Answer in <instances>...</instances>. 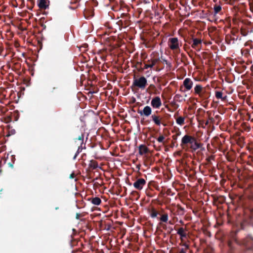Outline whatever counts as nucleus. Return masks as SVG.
Wrapping results in <instances>:
<instances>
[{
    "label": "nucleus",
    "mask_w": 253,
    "mask_h": 253,
    "mask_svg": "<svg viewBox=\"0 0 253 253\" xmlns=\"http://www.w3.org/2000/svg\"><path fill=\"white\" fill-rule=\"evenodd\" d=\"M232 241L235 242L237 244L244 246L247 250L253 252V237L248 235L241 241H239L236 237V233H233L232 236V240L228 242V246L231 249H233Z\"/></svg>",
    "instance_id": "nucleus-1"
},
{
    "label": "nucleus",
    "mask_w": 253,
    "mask_h": 253,
    "mask_svg": "<svg viewBox=\"0 0 253 253\" xmlns=\"http://www.w3.org/2000/svg\"><path fill=\"white\" fill-rule=\"evenodd\" d=\"M147 85V81L144 76H141L139 78H136L134 76L133 77L131 88H135L136 89H144Z\"/></svg>",
    "instance_id": "nucleus-2"
},
{
    "label": "nucleus",
    "mask_w": 253,
    "mask_h": 253,
    "mask_svg": "<svg viewBox=\"0 0 253 253\" xmlns=\"http://www.w3.org/2000/svg\"><path fill=\"white\" fill-rule=\"evenodd\" d=\"M238 32V30H233L231 31V35H227L225 36V41L227 44H234L235 41H237L238 39L239 40H241V38L239 39L238 36L237 35Z\"/></svg>",
    "instance_id": "nucleus-3"
},
{
    "label": "nucleus",
    "mask_w": 253,
    "mask_h": 253,
    "mask_svg": "<svg viewBox=\"0 0 253 253\" xmlns=\"http://www.w3.org/2000/svg\"><path fill=\"white\" fill-rule=\"evenodd\" d=\"M156 113L153 114L151 116V120L157 126H160L161 125H162L164 126H166V124L163 118L157 114V111Z\"/></svg>",
    "instance_id": "nucleus-4"
},
{
    "label": "nucleus",
    "mask_w": 253,
    "mask_h": 253,
    "mask_svg": "<svg viewBox=\"0 0 253 253\" xmlns=\"http://www.w3.org/2000/svg\"><path fill=\"white\" fill-rule=\"evenodd\" d=\"M195 137L188 135H185L181 139V146L184 147L187 146L188 144H190V146L194 142Z\"/></svg>",
    "instance_id": "nucleus-5"
},
{
    "label": "nucleus",
    "mask_w": 253,
    "mask_h": 253,
    "mask_svg": "<svg viewBox=\"0 0 253 253\" xmlns=\"http://www.w3.org/2000/svg\"><path fill=\"white\" fill-rule=\"evenodd\" d=\"M169 45L172 50L179 48V42L177 38H171L169 40Z\"/></svg>",
    "instance_id": "nucleus-6"
},
{
    "label": "nucleus",
    "mask_w": 253,
    "mask_h": 253,
    "mask_svg": "<svg viewBox=\"0 0 253 253\" xmlns=\"http://www.w3.org/2000/svg\"><path fill=\"white\" fill-rule=\"evenodd\" d=\"M177 234L180 236L181 243H186L185 241L187 239V230L183 227H180L178 229Z\"/></svg>",
    "instance_id": "nucleus-7"
},
{
    "label": "nucleus",
    "mask_w": 253,
    "mask_h": 253,
    "mask_svg": "<svg viewBox=\"0 0 253 253\" xmlns=\"http://www.w3.org/2000/svg\"><path fill=\"white\" fill-rule=\"evenodd\" d=\"M146 181L143 178H138L133 183L134 188L138 190H141L143 186L146 184Z\"/></svg>",
    "instance_id": "nucleus-8"
},
{
    "label": "nucleus",
    "mask_w": 253,
    "mask_h": 253,
    "mask_svg": "<svg viewBox=\"0 0 253 253\" xmlns=\"http://www.w3.org/2000/svg\"><path fill=\"white\" fill-rule=\"evenodd\" d=\"M137 113L141 116H149L152 113V109L149 106H145L142 110H138Z\"/></svg>",
    "instance_id": "nucleus-9"
},
{
    "label": "nucleus",
    "mask_w": 253,
    "mask_h": 253,
    "mask_svg": "<svg viewBox=\"0 0 253 253\" xmlns=\"http://www.w3.org/2000/svg\"><path fill=\"white\" fill-rule=\"evenodd\" d=\"M160 61L159 58H153L151 59V60H148V63H144V67L143 68L145 69H148L149 68H152L154 66L157 64L158 62Z\"/></svg>",
    "instance_id": "nucleus-10"
},
{
    "label": "nucleus",
    "mask_w": 253,
    "mask_h": 253,
    "mask_svg": "<svg viewBox=\"0 0 253 253\" xmlns=\"http://www.w3.org/2000/svg\"><path fill=\"white\" fill-rule=\"evenodd\" d=\"M151 105L154 108H159L162 105V101L160 97L156 96L154 97L151 100Z\"/></svg>",
    "instance_id": "nucleus-11"
},
{
    "label": "nucleus",
    "mask_w": 253,
    "mask_h": 253,
    "mask_svg": "<svg viewBox=\"0 0 253 253\" xmlns=\"http://www.w3.org/2000/svg\"><path fill=\"white\" fill-rule=\"evenodd\" d=\"M183 84L185 88L183 91H185L189 90L192 88L193 83L190 78H186L183 81Z\"/></svg>",
    "instance_id": "nucleus-12"
},
{
    "label": "nucleus",
    "mask_w": 253,
    "mask_h": 253,
    "mask_svg": "<svg viewBox=\"0 0 253 253\" xmlns=\"http://www.w3.org/2000/svg\"><path fill=\"white\" fill-rule=\"evenodd\" d=\"M179 245L182 246L183 248L177 249V253H187V250L189 249V246L186 243H180Z\"/></svg>",
    "instance_id": "nucleus-13"
},
{
    "label": "nucleus",
    "mask_w": 253,
    "mask_h": 253,
    "mask_svg": "<svg viewBox=\"0 0 253 253\" xmlns=\"http://www.w3.org/2000/svg\"><path fill=\"white\" fill-rule=\"evenodd\" d=\"M199 97L203 100L207 104L208 103V98L210 97L209 92H207L205 90H204L200 95H199Z\"/></svg>",
    "instance_id": "nucleus-14"
},
{
    "label": "nucleus",
    "mask_w": 253,
    "mask_h": 253,
    "mask_svg": "<svg viewBox=\"0 0 253 253\" xmlns=\"http://www.w3.org/2000/svg\"><path fill=\"white\" fill-rule=\"evenodd\" d=\"M139 149V154L142 156L144 154H145L148 152L149 149L148 148L143 144H141L138 147Z\"/></svg>",
    "instance_id": "nucleus-15"
},
{
    "label": "nucleus",
    "mask_w": 253,
    "mask_h": 253,
    "mask_svg": "<svg viewBox=\"0 0 253 253\" xmlns=\"http://www.w3.org/2000/svg\"><path fill=\"white\" fill-rule=\"evenodd\" d=\"M203 144L202 143H198L195 138L194 142H193V143L190 146V148L193 151H196L198 149L201 148Z\"/></svg>",
    "instance_id": "nucleus-16"
},
{
    "label": "nucleus",
    "mask_w": 253,
    "mask_h": 253,
    "mask_svg": "<svg viewBox=\"0 0 253 253\" xmlns=\"http://www.w3.org/2000/svg\"><path fill=\"white\" fill-rule=\"evenodd\" d=\"M191 41L189 42V43H191L192 42V47L194 48H196L199 44H201L202 43V40L197 38L193 39Z\"/></svg>",
    "instance_id": "nucleus-17"
},
{
    "label": "nucleus",
    "mask_w": 253,
    "mask_h": 253,
    "mask_svg": "<svg viewBox=\"0 0 253 253\" xmlns=\"http://www.w3.org/2000/svg\"><path fill=\"white\" fill-rule=\"evenodd\" d=\"M93 182H94V187L96 188L101 186L103 184V179L100 177H96L94 179Z\"/></svg>",
    "instance_id": "nucleus-18"
},
{
    "label": "nucleus",
    "mask_w": 253,
    "mask_h": 253,
    "mask_svg": "<svg viewBox=\"0 0 253 253\" xmlns=\"http://www.w3.org/2000/svg\"><path fill=\"white\" fill-rule=\"evenodd\" d=\"M204 90H205V89L200 84H196L194 87V93L198 95H200Z\"/></svg>",
    "instance_id": "nucleus-19"
},
{
    "label": "nucleus",
    "mask_w": 253,
    "mask_h": 253,
    "mask_svg": "<svg viewBox=\"0 0 253 253\" xmlns=\"http://www.w3.org/2000/svg\"><path fill=\"white\" fill-rule=\"evenodd\" d=\"M91 203L94 205H99L101 203V200L99 197H94L89 199Z\"/></svg>",
    "instance_id": "nucleus-20"
},
{
    "label": "nucleus",
    "mask_w": 253,
    "mask_h": 253,
    "mask_svg": "<svg viewBox=\"0 0 253 253\" xmlns=\"http://www.w3.org/2000/svg\"><path fill=\"white\" fill-rule=\"evenodd\" d=\"M38 6L41 9H45L48 7L46 0H40Z\"/></svg>",
    "instance_id": "nucleus-21"
},
{
    "label": "nucleus",
    "mask_w": 253,
    "mask_h": 253,
    "mask_svg": "<svg viewBox=\"0 0 253 253\" xmlns=\"http://www.w3.org/2000/svg\"><path fill=\"white\" fill-rule=\"evenodd\" d=\"M223 93L221 91H216L215 92V96L217 99H220L222 101H224L226 100L227 96H223Z\"/></svg>",
    "instance_id": "nucleus-22"
},
{
    "label": "nucleus",
    "mask_w": 253,
    "mask_h": 253,
    "mask_svg": "<svg viewBox=\"0 0 253 253\" xmlns=\"http://www.w3.org/2000/svg\"><path fill=\"white\" fill-rule=\"evenodd\" d=\"M98 167V163L93 160L90 161L89 168L92 169H97Z\"/></svg>",
    "instance_id": "nucleus-23"
},
{
    "label": "nucleus",
    "mask_w": 253,
    "mask_h": 253,
    "mask_svg": "<svg viewBox=\"0 0 253 253\" xmlns=\"http://www.w3.org/2000/svg\"><path fill=\"white\" fill-rule=\"evenodd\" d=\"M213 10H214V15L217 14L218 13H220L221 10H222V7L219 4H215L213 6Z\"/></svg>",
    "instance_id": "nucleus-24"
},
{
    "label": "nucleus",
    "mask_w": 253,
    "mask_h": 253,
    "mask_svg": "<svg viewBox=\"0 0 253 253\" xmlns=\"http://www.w3.org/2000/svg\"><path fill=\"white\" fill-rule=\"evenodd\" d=\"M150 214L152 218H155L158 214H159V213L155 210V209L152 208L150 211Z\"/></svg>",
    "instance_id": "nucleus-25"
},
{
    "label": "nucleus",
    "mask_w": 253,
    "mask_h": 253,
    "mask_svg": "<svg viewBox=\"0 0 253 253\" xmlns=\"http://www.w3.org/2000/svg\"><path fill=\"white\" fill-rule=\"evenodd\" d=\"M185 118L183 117H179L176 119V122L177 124L180 126H183L184 124Z\"/></svg>",
    "instance_id": "nucleus-26"
},
{
    "label": "nucleus",
    "mask_w": 253,
    "mask_h": 253,
    "mask_svg": "<svg viewBox=\"0 0 253 253\" xmlns=\"http://www.w3.org/2000/svg\"><path fill=\"white\" fill-rule=\"evenodd\" d=\"M121 17L122 18H124L125 26H127L128 25V24H128V21L127 20V19L129 17H128V15H127V14L123 13L122 14Z\"/></svg>",
    "instance_id": "nucleus-27"
},
{
    "label": "nucleus",
    "mask_w": 253,
    "mask_h": 253,
    "mask_svg": "<svg viewBox=\"0 0 253 253\" xmlns=\"http://www.w3.org/2000/svg\"><path fill=\"white\" fill-rule=\"evenodd\" d=\"M169 216L167 213H165L163 214L160 217V220L164 222H167L168 221Z\"/></svg>",
    "instance_id": "nucleus-28"
},
{
    "label": "nucleus",
    "mask_w": 253,
    "mask_h": 253,
    "mask_svg": "<svg viewBox=\"0 0 253 253\" xmlns=\"http://www.w3.org/2000/svg\"><path fill=\"white\" fill-rule=\"evenodd\" d=\"M240 33L243 36H247L249 33V30L245 28L241 27L240 29Z\"/></svg>",
    "instance_id": "nucleus-29"
},
{
    "label": "nucleus",
    "mask_w": 253,
    "mask_h": 253,
    "mask_svg": "<svg viewBox=\"0 0 253 253\" xmlns=\"http://www.w3.org/2000/svg\"><path fill=\"white\" fill-rule=\"evenodd\" d=\"M148 89H149L151 92H155L157 88L154 84H151L148 88Z\"/></svg>",
    "instance_id": "nucleus-30"
},
{
    "label": "nucleus",
    "mask_w": 253,
    "mask_h": 253,
    "mask_svg": "<svg viewBox=\"0 0 253 253\" xmlns=\"http://www.w3.org/2000/svg\"><path fill=\"white\" fill-rule=\"evenodd\" d=\"M84 138V134H82L80 136H79L78 137V138L76 139H78V140H79L80 141L81 145H82L83 144V143Z\"/></svg>",
    "instance_id": "nucleus-31"
},
{
    "label": "nucleus",
    "mask_w": 253,
    "mask_h": 253,
    "mask_svg": "<svg viewBox=\"0 0 253 253\" xmlns=\"http://www.w3.org/2000/svg\"><path fill=\"white\" fill-rule=\"evenodd\" d=\"M82 145H81L80 147H79L78 150L76 152V153L73 158L74 159H75L76 158V157H77L78 154L82 151Z\"/></svg>",
    "instance_id": "nucleus-32"
},
{
    "label": "nucleus",
    "mask_w": 253,
    "mask_h": 253,
    "mask_svg": "<svg viewBox=\"0 0 253 253\" xmlns=\"http://www.w3.org/2000/svg\"><path fill=\"white\" fill-rule=\"evenodd\" d=\"M180 133H181V132L179 131V132H177L175 134L173 135L172 136L173 140L176 141L177 139L178 136L179 135H180Z\"/></svg>",
    "instance_id": "nucleus-33"
},
{
    "label": "nucleus",
    "mask_w": 253,
    "mask_h": 253,
    "mask_svg": "<svg viewBox=\"0 0 253 253\" xmlns=\"http://www.w3.org/2000/svg\"><path fill=\"white\" fill-rule=\"evenodd\" d=\"M165 137L163 135H160L158 138L157 141L160 143H163Z\"/></svg>",
    "instance_id": "nucleus-34"
},
{
    "label": "nucleus",
    "mask_w": 253,
    "mask_h": 253,
    "mask_svg": "<svg viewBox=\"0 0 253 253\" xmlns=\"http://www.w3.org/2000/svg\"><path fill=\"white\" fill-rule=\"evenodd\" d=\"M166 193L168 195H169V196H173L174 194V193H173L172 192V191L171 190V189H169L167 190Z\"/></svg>",
    "instance_id": "nucleus-35"
},
{
    "label": "nucleus",
    "mask_w": 253,
    "mask_h": 253,
    "mask_svg": "<svg viewBox=\"0 0 253 253\" xmlns=\"http://www.w3.org/2000/svg\"><path fill=\"white\" fill-rule=\"evenodd\" d=\"M75 177V174L74 172L72 173L70 175V178L71 179H73L74 178V177Z\"/></svg>",
    "instance_id": "nucleus-36"
},
{
    "label": "nucleus",
    "mask_w": 253,
    "mask_h": 253,
    "mask_svg": "<svg viewBox=\"0 0 253 253\" xmlns=\"http://www.w3.org/2000/svg\"><path fill=\"white\" fill-rule=\"evenodd\" d=\"M80 216H81V214L80 213H76V219H79Z\"/></svg>",
    "instance_id": "nucleus-37"
},
{
    "label": "nucleus",
    "mask_w": 253,
    "mask_h": 253,
    "mask_svg": "<svg viewBox=\"0 0 253 253\" xmlns=\"http://www.w3.org/2000/svg\"><path fill=\"white\" fill-rule=\"evenodd\" d=\"M178 207L179 209L181 211H184L183 208H182L181 207H180V206H178Z\"/></svg>",
    "instance_id": "nucleus-38"
},
{
    "label": "nucleus",
    "mask_w": 253,
    "mask_h": 253,
    "mask_svg": "<svg viewBox=\"0 0 253 253\" xmlns=\"http://www.w3.org/2000/svg\"><path fill=\"white\" fill-rule=\"evenodd\" d=\"M210 120H211V122H213V123H214V118H211L210 119Z\"/></svg>",
    "instance_id": "nucleus-39"
},
{
    "label": "nucleus",
    "mask_w": 253,
    "mask_h": 253,
    "mask_svg": "<svg viewBox=\"0 0 253 253\" xmlns=\"http://www.w3.org/2000/svg\"><path fill=\"white\" fill-rule=\"evenodd\" d=\"M213 159V156H211L210 158H209V159L208 160V161H210V159Z\"/></svg>",
    "instance_id": "nucleus-40"
},
{
    "label": "nucleus",
    "mask_w": 253,
    "mask_h": 253,
    "mask_svg": "<svg viewBox=\"0 0 253 253\" xmlns=\"http://www.w3.org/2000/svg\"><path fill=\"white\" fill-rule=\"evenodd\" d=\"M227 3H229V0H224Z\"/></svg>",
    "instance_id": "nucleus-41"
},
{
    "label": "nucleus",
    "mask_w": 253,
    "mask_h": 253,
    "mask_svg": "<svg viewBox=\"0 0 253 253\" xmlns=\"http://www.w3.org/2000/svg\"><path fill=\"white\" fill-rule=\"evenodd\" d=\"M208 124H209V121H207V122L206 123V125H208Z\"/></svg>",
    "instance_id": "nucleus-42"
},
{
    "label": "nucleus",
    "mask_w": 253,
    "mask_h": 253,
    "mask_svg": "<svg viewBox=\"0 0 253 253\" xmlns=\"http://www.w3.org/2000/svg\"><path fill=\"white\" fill-rule=\"evenodd\" d=\"M3 191V189H1L0 190V193H1V192Z\"/></svg>",
    "instance_id": "nucleus-43"
},
{
    "label": "nucleus",
    "mask_w": 253,
    "mask_h": 253,
    "mask_svg": "<svg viewBox=\"0 0 253 253\" xmlns=\"http://www.w3.org/2000/svg\"><path fill=\"white\" fill-rule=\"evenodd\" d=\"M178 96H179V95H178V94H176V95H175V97H178Z\"/></svg>",
    "instance_id": "nucleus-44"
},
{
    "label": "nucleus",
    "mask_w": 253,
    "mask_h": 253,
    "mask_svg": "<svg viewBox=\"0 0 253 253\" xmlns=\"http://www.w3.org/2000/svg\"><path fill=\"white\" fill-rule=\"evenodd\" d=\"M219 116L218 115L216 116V118H218Z\"/></svg>",
    "instance_id": "nucleus-45"
},
{
    "label": "nucleus",
    "mask_w": 253,
    "mask_h": 253,
    "mask_svg": "<svg viewBox=\"0 0 253 253\" xmlns=\"http://www.w3.org/2000/svg\"><path fill=\"white\" fill-rule=\"evenodd\" d=\"M55 209H56V210H57V209H58V207L55 208Z\"/></svg>",
    "instance_id": "nucleus-46"
},
{
    "label": "nucleus",
    "mask_w": 253,
    "mask_h": 253,
    "mask_svg": "<svg viewBox=\"0 0 253 253\" xmlns=\"http://www.w3.org/2000/svg\"><path fill=\"white\" fill-rule=\"evenodd\" d=\"M182 86H181V87H180L181 90L182 89Z\"/></svg>",
    "instance_id": "nucleus-47"
}]
</instances>
